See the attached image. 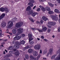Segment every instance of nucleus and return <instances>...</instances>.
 Segmentation results:
<instances>
[{
	"mask_svg": "<svg viewBox=\"0 0 60 60\" xmlns=\"http://www.w3.org/2000/svg\"><path fill=\"white\" fill-rule=\"evenodd\" d=\"M34 59H35V60H38L39 59L37 58L36 57H35L34 58Z\"/></svg>",
	"mask_w": 60,
	"mask_h": 60,
	"instance_id": "51",
	"label": "nucleus"
},
{
	"mask_svg": "<svg viewBox=\"0 0 60 60\" xmlns=\"http://www.w3.org/2000/svg\"><path fill=\"white\" fill-rule=\"evenodd\" d=\"M11 48V47H9V48H8V49L10 50V49H10Z\"/></svg>",
	"mask_w": 60,
	"mask_h": 60,
	"instance_id": "61",
	"label": "nucleus"
},
{
	"mask_svg": "<svg viewBox=\"0 0 60 60\" xmlns=\"http://www.w3.org/2000/svg\"><path fill=\"white\" fill-rule=\"evenodd\" d=\"M13 40H18V38H17V37H15L14 38Z\"/></svg>",
	"mask_w": 60,
	"mask_h": 60,
	"instance_id": "42",
	"label": "nucleus"
},
{
	"mask_svg": "<svg viewBox=\"0 0 60 60\" xmlns=\"http://www.w3.org/2000/svg\"><path fill=\"white\" fill-rule=\"evenodd\" d=\"M42 19H43L44 20V21H47V19L46 17L45 16H43L42 17Z\"/></svg>",
	"mask_w": 60,
	"mask_h": 60,
	"instance_id": "18",
	"label": "nucleus"
},
{
	"mask_svg": "<svg viewBox=\"0 0 60 60\" xmlns=\"http://www.w3.org/2000/svg\"><path fill=\"white\" fill-rule=\"evenodd\" d=\"M6 26V25H4L3 24H2V27H4Z\"/></svg>",
	"mask_w": 60,
	"mask_h": 60,
	"instance_id": "48",
	"label": "nucleus"
},
{
	"mask_svg": "<svg viewBox=\"0 0 60 60\" xmlns=\"http://www.w3.org/2000/svg\"><path fill=\"white\" fill-rule=\"evenodd\" d=\"M30 28L31 29V30H33V31H35V29L34 28L31 27Z\"/></svg>",
	"mask_w": 60,
	"mask_h": 60,
	"instance_id": "41",
	"label": "nucleus"
},
{
	"mask_svg": "<svg viewBox=\"0 0 60 60\" xmlns=\"http://www.w3.org/2000/svg\"><path fill=\"white\" fill-rule=\"evenodd\" d=\"M41 23V24H42V23L43 22V20H41L40 21Z\"/></svg>",
	"mask_w": 60,
	"mask_h": 60,
	"instance_id": "57",
	"label": "nucleus"
},
{
	"mask_svg": "<svg viewBox=\"0 0 60 60\" xmlns=\"http://www.w3.org/2000/svg\"><path fill=\"white\" fill-rule=\"evenodd\" d=\"M40 10H41V9H40V8H38L37 10V11H40Z\"/></svg>",
	"mask_w": 60,
	"mask_h": 60,
	"instance_id": "52",
	"label": "nucleus"
},
{
	"mask_svg": "<svg viewBox=\"0 0 60 60\" xmlns=\"http://www.w3.org/2000/svg\"><path fill=\"white\" fill-rule=\"evenodd\" d=\"M2 33H0V37L2 36Z\"/></svg>",
	"mask_w": 60,
	"mask_h": 60,
	"instance_id": "59",
	"label": "nucleus"
},
{
	"mask_svg": "<svg viewBox=\"0 0 60 60\" xmlns=\"http://www.w3.org/2000/svg\"><path fill=\"white\" fill-rule=\"evenodd\" d=\"M23 25V22H19L16 24L15 26L17 28H19V27H20Z\"/></svg>",
	"mask_w": 60,
	"mask_h": 60,
	"instance_id": "2",
	"label": "nucleus"
},
{
	"mask_svg": "<svg viewBox=\"0 0 60 60\" xmlns=\"http://www.w3.org/2000/svg\"><path fill=\"white\" fill-rule=\"evenodd\" d=\"M28 52L30 54H31L33 52V49H29L28 50Z\"/></svg>",
	"mask_w": 60,
	"mask_h": 60,
	"instance_id": "16",
	"label": "nucleus"
},
{
	"mask_svg": "<svg viewBox=\"0 0 60 60\" xmlns=\"http://www.w3.org/2000/svg\"><path fill=\"white\" fill-rule=\"evenodd\" d=\"M2 25H6V23L5 22H3L2 23Z\"/></svg>",
	"mask_w": 60,
	"mask_h": 60,
	"instance_id": "46",
	"label": "nucleus"
},
{
	"mask_svg": "<svg viewBox=\"0 0 60 60\" xmlns=\"http://www.w3.org/2000/svg\"><path fill=\"white\" fill-rule=\"evenodd\" d=\"M48 24L50 25H51V24H52V22H49L48 23Z\"/></svg>",
	"mask_w": 60,
	"mask_h": 60,
	"instance_id": "44",
	"label": "nucleus"
},
{
	"mask_svg": "<svg viewBox=\"0 0 60 60\" xmlns=\"http://www.w3.org/2000/svg\"><path fill=\"white\" fill-rule=\"evenodd\" d=\"M12 33L13 34H16L17 33V30L15 29H14L12 30Z\"/></svg>",
	"mask_w": 60,
	"mask_h": 60,
	"instance_id": "15",
	"label": "nucleus"
},
{
	"mask_svg": "<svg viewBox=\"0 0 60 60\" xmlns=\"http://www.w3.org/2000/svg\"><path fill=\"white\" fill-rule=\"evenodd\" d=\"M25 43V41L24 40H22L20 43H19L18 42H16V45H21V44H24Z\"/></svg>",
	"mask_w": 60,
	"mask_h": 60,
	"instance_id": "5",
	"label": "nucleus"
},
{
	"mask_svg": "<svg viewBox=\"0 0 60 60\" xmlns=\"http://www.w3.org/2000/svg\"><path fill=\"white\" fill-rule=\"evenodd\" d=\"M52 19L54 20H56L57 21L58 20V18L57 17H56V16H53L52 18Z\"/></svg>",
	"mask_w": 60,
	"mask_h": 60,
	"instance_id": "11",
	"label": "nucleus"
},
{
	"mask_svg": "<svg viewBox=\"0 0 60 60\" xmlns=\"http://www.w3.org/2000/svg\"><path fill=\"white\" fill-rule=\"evenodd\" d=\"M39 7L43 11H45V9L43 6L41 5H40L39 6Z\"/></svg>",
	"mask_w": 60,
	"mask_h": 60,
	"instance_id": "14",
	"label": "nucleus"
},
{
	"mask_svg": "<svg viewBox=\"0 0 60 60\" xmlns=\"http://www.w3.org/2000/svg\"><path fill=\"white\" fill-rule=\"evenodd\" d=\"M11 26L9 25H8L7 26V29H9V28H11Z\"/></svg>",
	"mask_w": 60,
	"mask_h": 60,
	"instance_id": "34",
	"label": "nucleus"
},
{
	"mask_svg": "<svg viewBox=\"0 0 60 60\" xmlns=\"http://www.w3.org/2000/svg\"><path fill=\"white\" fill-rule=\"evenodd\" d=\"M0 33H2V31L1 29V28H0Z\"/></svg>",
	"mask_w": 60,
	"mask_h": 60,
	"instance_id": "54",
	"label": "nucleus"
},
{
	"mask_svg": "<svg viewBox=\"0 0 60 60\" xmlns=\"http://www.w3.org/2000/svg\"><path fill=\"white\" fill-rule=\"evenodd\" d=\"M11 56V54H9L7 55H6L5 56H6L7 57H9Z\"/></svg>",
	"mask_w": 60,
	"mask_h": 60,
	"instance_id": "27",
	"label": "nucleus"
},
{
	"mask_svg": "<svg viewBox=\"0 0 60 60\" xmlns=\"http://www.w3.org/2000/svg\"><path fill=\"white\" fill-rule=\"evenodd\" d=\"M30 9H31V7L30 6H28L27 8L26 11H28L27 13L28 15H31V14H32V13H33V12H34L33 10H30Z\"/></svg>",
	"mask_w": 60,
	"mask_h": 60,
	"instance_id": "1",
	"label": "nucleus"
},
{
	"mask_svg": "<svg viewBox=\"0 0 60 60\" xmlns=\"http://www.w3.org/2000/svg\"><path fill=\"white\" fill-rule=\"evenodd\" d=\"M44 41H47V40L46 39H44L43 40Z\"/></svg>",
	"mask_w": 60,
	"mask_h": 60,
	"instance_id": "62",
	"label": "nucleus"
},
{
	"mask_svg": "<svg viewBox=\"0 0 60 60\" xmlns=\"http://www.w3.org/2000/svg\"><path fill=\"white\" fill-rule=\"evenodd\" d=\"M29 1L30 2L28 3V5H30V6L33 7L34 6V5L32 3H34V0H30Z\"/></svg>",
	"mask_w": 60,
	"mask_h": 60,
	"instance_id": "6",
	"label": "nucleus"
},
{
	"mask_svg": "<svg viewBox=\"0 0 60 60\" xmlns=\"http://www.w3.org/2000/svg\"><path fill=\"white\" fill-rule=\"evenodd\" d=\"M4 11H5L6 13H7L8 12H9V10L7 8H4Z\"/></svg>",
	"mask_w": 60,
	"mask_h": 60,
	"instance_id": "12",
	"label": "nucleus"
},
{
	"mask_svg": "<svg viewBox=\"0 0 60 60\" xmlns=\"http://www.w3.org/2000/svg\"><path fill=\"white\" fill-rule=\"evenodd\" d=\"M48 4L50 6H51V7H53V6H54V5L52 4L51 3L49 2L48 3Z\"/></svg>",
	"mask_w": 60,
	"mask_h": 60,
	"instance_id": "24",
	"label": "nucleus"
},
{
	"mask_svg": "<svg viewBox=\"0 0 60 60\" xmlns=\"http://www.w3.org/2000/svg\"><path fill=\"white\" fill-rule=\"evenodd\" d=\"M38 14V13L36 12H34L33 13L31 14V15L32 16H33V17H34L36 15H37Z\"/></svg>",
	"mask_w": 60,
	"mask_h": 60,
	"instance_id": "13",
	"label": "nucleus"
},
{
	"mask_svg": "<svg viewBox=\"0 0 60 60\" xmlns=\"http://www.w3.org/2000/svg\"><path fill=\"white\" fill-rule=\"evenodd\" d=\"M53 49H49V52L50 53H52L53 52Z\"/></svg>",
	"mask_w": 60,
	"mask_h": 60,
	"instance_id": "26",
	"label": "nucleus"
},
{
	"mask_svg": "<svg viewBox=\"0 0 60 60\" xmlns=\"http://www.w3.org/2000/svg\"><path fill=\"white\" fill-rule=\"evenodd\" d=\"M21 36V37H22V38H23V37H24L25 36V34H22V35Z\"/></svg>",
	"mask_w": 60,
	"mask_h": 60,
	"instance_id": "39",
	"label": "nucleus"
},
{
	"mask_svg": "<svg viewBox=\"0 0 60 60\" xmlns=\"http://www.w3.org/2000/svg\"><path fill=\"white\" fill-rule=\"evenodd\" d=\"M56 23L55 22H52L51 25L52 26H55L56 25Z\"/></svg>",
	"mask_w": 60,
	"mask_h": 60,
	"instance_id": "30",
	"label": "nucleus"
},
{
	"mask_svg": "<svg viewBox=\"0 0 60 60\" xmlns=\"http://www.w3.org/2000/svg\"><path fill=\"white\" fill-rule=\"evenodd\" d=\"M12 20H13V22H14L15 21V18H14L13 19H12Z\"/></svg>",
	"mask_w": 60,
	"mask_h": 60,
	"instance_id": "53",
	"label": "nucleus"
},
{
	"mask_svg": "<svg viewBox=\"0 0 60 60\" xmlns=\"http://www.w3.org/2000/svg\"><path fill=\"white\" fill-rule=\"evenodd\" d=\"M5 60H10V59L8 58V59H6Z\"/></svg>",
	"mask_w": 60,
	"mask_h": 60,
	"instance_id": "63",
	"label": "nucleus"
},
{
	"mask_svg": "<svg viewBox=\"0 0 60 60\" xmlns=\"http://www.w3.org/2000/svg\"><path fill=\"white\" fill-rule=\"evenodd\" d=\"M28 37L29 38V42H30L31 41L33 40L34 39V38H32V35L31 34H29Z\"/></svg>",
	"mask_w": 60,
	"mask_h": 60,
	"instance_id": "7",
	"label": "nucleus"
},
{
	"mask_svg": "<svg viewBox=\"0 0 60 60\" xmlns=\"http://www.w3.org/2000/svg\"><path fill=\"white\" fill-rule=\"evenodd\" d=\"M51 30H50V29H48V33H49V32H50V31Z\"/></svg>",
	"mask_w": 60,
	"mask_h": 60,
	"instance_id": "50",
	"label": "nucleus"
},
{
	"mask_svg": "<svg viewBox=\"0 0 60 60\" xmlns=\"http://www.w3.org/2000/svg\"><path fill=\"white\" fill-rule=\"evenodd\" d=\"M49 14H53L54 13L52 11H49L48 12Z\"/></svg>",
	"mask_w": 60,
	"mask_h": 60,
	"instance_id": "28",
	"label": "nucleus"
},
{
	"mask_svg": "<svg viewBox=\"0 0 60 60\" xmlns=\"http://www.w3.org/2000/svg\"><path fill=\"white\" fill-rule=\"evenodd\" d=\"M25 57L26 59H29V56L27 54L25 55Z\"/></svg>",
	"mask_w": 60,
	"mask_h": 60,
	"instance_id": "22",
	"label": "nucleus"
},
{
	"mask_svg": "<svg viewBox=\"0 0 60 60\" xmlns=\"http://www.w3.org/2000/svg\"><path fill=\"white\" fill-rule=\"evenodd\" d=\"M40 54L42 53V51L41 50V49L40 50Z\"/></svg>",
	"mask_w": 60,
	"mask_h": 60,
	"instance_id": "55",
	"label": "nucleus"
},
{
	"mask_svg": "<svg viewBox=\"0 0 60 60\" xmlns=\"http://www.w3.org/2000/svg\"><path fill=\"white\" fill-rule=\"evenodd\" d=\"M5 14L4 13H3L0 16V20L1 19H2L3 18H4V17H5Z\"/></svg>",
	"mask_w": 60,
	"mask_h": 60,
	"instance_id": "10",
	"label": "nucleus"
},
{
	"mask_svg": "<svg viewBox=\"0 0 60 60\" xmlns=\"http://www.w3.org/2000/svg\"><path fill=\"white\" fill-rule=\"evenodd\" d=\"M41 56V54H38V56H37V58L39 59L40 58V57Z\"/></svg>",
	"mask_w": 60,
	"mask_h": 60,
	"instance_id": "35",
	"label": "nucleus"
},
{
	"mask_svg": "<svg viewBox=\"0 0 60 60\" xmlns=\"http://www.w3.org/2000/svg\"><path fill=\"white\" fill-rule=\"evenodd\" d=\"M57 1L58 2V3L60 4V0H57Z\"/></svg>",
	"mask_w": 60,
	"mask_h": 60,
	"instance_id": "56",
	"label": "nucleus"
},
{
	"mask_svg": "<svg viewBox=\"0 0 60 60\" xmlns=\"http://www.w3.org/2000/svg\"><path fill=\"white\" fill-rule=\"evenodd\" d=\"M57 53H58L59 54H60V49L58 50L57 51Z\"/></svg>",
	"mask_w": 60,
	"mask_h": 60,
	"instance_id": "40",
	"label": "nucleus"
},
{
	"mask_svg": "<svg viewBox=\"0 0 60 60\" xmlns=\"http://www.w3.org/2000/svg\"><path fill=\"white\" fill-rule=\"evenodd\" d=\"M34 48L35 49H36V50L40 49L41 48V45L37 44L34 46Z\"/></svg>",
	"mask_w": 60,
	"mask_h": 60,
	"instance_id": "3",
	"label": "nucleus"
},
{
	"mask_svg": "<svg viewBox=\"0 0 60 60\" xmlns=\"http://www.w3.org/2000/svg\"><path fill=\"white\" fill-rule=\"evenodd\" d=\"M34 43V41H32L30 43V44L31 45H32V44H33Z\"/></svg>",
	"mask_w": 60,
	"mask_h": 60,
	"instance_id": "36",
	"label": "nucleus"
},
{
	"mask_svg": "<svg viewBox=\"0 0 60 60\" xmlns=\"http://www.w3.org/2000/svg\"><path fill=\"white\" fill-rule=\"evenodd\" d=\"M15 54L16 56H18L19 55V51H17L16 52H15Z\"/></svg>",
	"mask_w": 60,
	"mask_h": 60,
	"instance_id": "17",
	"label": "nucleus"
},
{
	"mask_svg": "<svg viewBox=\"0 0 60 60\" xmlns=\"http://www.w3.org/2000/svg\"><path fill=\"white\" fill-rule=\"evenodd\" d=\"M58 31L60 32V27H59L58 29Z\"/></svg>",
	"mask_w": 60,
	"mask_h": 60,
	"instance_id": "47",
	"label": "nucleus"
},
{
	"mask_svg": "<svg viewBox=\"0 0 60 60\" xmlns=\"http://www.w3.org/2000/svg\"><path fill=\"white\" fill-rule=\"evenodd\" d=\"M30 58L31 59H34V57L32 55H30Z\"/></svg>",
	"mask_w": 60,
	"mask_h": 60,
	"instance_id": "25",
	"label": "nucleus"
},
{
	"mask_svg": "<svg viewBox=\"0 0 60 60\" xmlns=\"http://www.w3.org/2000/svg\"><path fill=\"white\" fill-rule=\"evenodd\" d=\"M37 40H38V41H40V38H37Z\"/></svg>",
	"mask_w": 60,
	"mask_h": 60,
	"instance_id": "60",
	"label": "nucleus"
},
{
	"mask_svg": "<svg viewBox=\"0 0 60 60\" xmlns=\"http://www.w3.org/2000/svg\"><path fill=\"white\" fill-rule=\"evenodd\" d=\"M56 56V55H55L52 56V57H51V59H55Z\"/></svg>",
	"mask_w": 60,
	"mask_h": 60,
	"instance_id": "23",
	"label": "nucleus"
},
{
	"mask_svg": "<svg viewBox=\"0 0 60 60\" xmlns=\"http://www.w3.org/2000/svg\"><path fill=\"white\" fill-rule=\"evenodd\" d=\"M0 11L4 12V8L3 7L1 8H0Z\"/></svg>",
	"mask_w": 60,
	"mask_h": 60,
	"instance_id": "20",
	"label": "nucleus"
},
{
	"mask_svg": "<svg viewBox=\"0 0 60 60\" xmlns=\"http://www.w3.org/2000/svg\"><path fill=\"white\" fill-rule=\"evenodd\" d=\"M37 30H38V31L39 32H43V31L42 30H40L38 29H37Z\"/></svg>",
	"mask_w": 60,
	"mask_h": 60,
	"instance_id": "37",
	"label": "nucleus"
},
{
	"mask_svg": "<svg viewBox=\"0 0 60 60\" xmlns=\"http://www.w3.org/2000/svg\"><path fill=\"white\" fill-rule=\"evenodd\" d=\"M45 9L47 11H49L50 10V8H49V7L47 6L45 8Z\"/></svg>",
	"mask_w": 60,
	"mask_h": 60,
	"instance_id": "21",
	"label": "nucleus"
},
{
	"mask_svg": "<svg viewBox=\"0 0 60 60\" xmlns=\"http://www.w3.org/2000/svg\"><path fill=\"white\" fill-rule=\"evenodd\" d=\"M33 54L34 56H37L38 55V53L36 51H34L33 52Z\"/></svg>",
	"mask_w": 60,
	"mask_h": 60,
	"instance_id": "8",
	"label": "nucleus"
},
{
	"mask_svg": "<svg viewBox=\"0 0 60 60\" xmlns=\"http://www.w3.org/2000/svg\"><path fill=\"white\" fill-rule=\"evenodd\" d=\"M37 23V24H39L40 23V22H39V21H37L36 22Z\"/></svg>",
	"mask_w": 60,
	"mask_h": 60,
	"instance_id": "58",
	"label": "nucleus"
},
{
	"mask_svg": "<svg viewBox=\"0 0 60 60\" xmlns=\"http://www.w3.org/2000/svg\"><path fill=\"white\" fill-rule=\"evenodd\" d=\"M54 12H56V13H60V12L59 10L57 9H55L54 10Z\"/></svg>",
	"mask_w": 60,
	"mask_h": 60,
	"instance_id": "19",
	"label": "nucleus"
},
{
	"mask_svg": "<svg viewBox=\"0 0 60 60\" xmlns=\"http://www.w3.org/2000/svg\"><path fill=\"white\" fill-rule=\"evenodd\" d=\"M51 25H47V26L48 27H49V28H51Z\"/></svg>",
	"mask_w": 60,
	"mask_h": 60,
	"instance_id": "45",
	"label": "nucleus"
},
{
	"mask_svg": "<svg viewBox=\"0 0 60 60\" xmlns=\"http://www.w3.org/2000/svg\"><path fill=\"white\" fill-rule=\"evenodd\" d=\"M10 23L9 25L11 26V27H12L13 26V22L11 21H9L8 22V24H10Z\"/></svg>",
	"mask_w": 60,
	"mask_h": 60,
	"instance_id": "9",
	"label": "nucleus"
},
{
	"mask_svg": "<svg viewBox=\"0 0 60 60\" xmlns=\"http://www.w3.org/2000/svg\"><path fill=\"white\" fill-rule=\"evenodd\" d=\"M16 42H15V43L16 45H16V49H19V45H17V44H16Z\"/></svg>",
	"mask_w": 60,
	"mask_h": 60,
	"instance_id": "29",
	"label": "nucleus"
},
{
	"mask_svg": "<svg viewBox=\"0 0 60 60\" xmlns=\"http://www.w3.org/2000/svg\"><path fill=\"white\" fill-rule=\"evenodd\" d=\"M3 54H5V52L4 51L3 52Z\"/></svg>",
	"mask_w": 60,
	"mask_h": 60,
	"instance_id": "64",
	"label": "nucleus"
},
{
	"mask_svg": "<svg viewBox=\"0 0 60 60\" xmlns=\"http://www.w3.org/2000/svg\"><path fill=\"white\" fill-rule=\"evenodd\" d=\"M21 35L17 37V39L18 40H19V39H21Z\"/></svg>",
	"mask_w": 60,
	"mask_h": 60,
	"instance_id": "32",
	"label": "nucleus"
},
{
	"mask_svg": "<svg viewBox=\"0 0 60 60\" xmlns=\"http://www.w3.org/2000/svg\"><path fill=\"white\" fill-rule=\"evenodd\" d=\"M28 46H26L23 49L24 50H26V49H28Z\"/></svg>",
	"mask_w": 60,
	"mask_h": 60,
	"instance_id": "31",
	"label": "nucleus"
},
{
	"mask_svg": "<svg viewBox=\"0 0 60 60\" xmlns=\"http://www.w3.org/2000/svg\"><path fill=\"white\" fill-rule=\"evenodd\" d=\"M41 39H43L44 38V36H41Z\"/></svg>",
	"mask_w": 60,
	"mask_h": 60,
	"instance_id": "49",
	"label": "nucleus"
},
{
	"mask_svg": "<svg viewBox=\"0 0 60 60\" xmlns=\"http://www.w3.org/2000/svg\"><path fill=\"white\" fill-rule=\"evenodd\" d=\"M29 19L31 21H32V22H34V20H33V19Z\"/></svg>",
	"mask_w": 60,
	"mask_h": 60,
	"instance_id": "43",
	"label": "nucleus"
},
{
	"mask_svg": "<svg viewBox=\"0 0 60 60\" xmlns=\"http://www.w3.org/2000/svg\"><path fill=\"white\" fill-rule=\"evenodd\" d=\"M47 29V28L46 27H45L44 28H43L42 29V30L44 31H45Z\"/></svg>",
	"mask_w": 60,
	"mask_h": 60,
	"instance_id": "33",
	"label": "nucleus"
},
{
	"mask_svg": "<svg viewBox=\"0 0 60 60\" xmlns=\"http://www.w3.org/2000/svg\"><path fill=\"white\" fill-rule=\"evenodd\" d=\"M47 51L46 50H45L44 51V52H43V54L44 55V54H45L46 53H47Z\"/></svg>",
	"mask_w": 60,
	"mask_h": 60,
	"instance_id": "38",
	"label": "nucleus"
},
{
	"mask_svg": "<svg viewBox=\"0 0 60 60\" xmlns=\"http://www.w3.org/2000/svg\"><path fill=\"white\" fill-rule=\"evenodd\" d=\"M17 31H18V35H19V34L23 32V30L22 28H19L17 30Z\"/></svg>",
	"mask_w": 60,
	"mask_h": 60,
	"instance_id": "4",
	"label": "nucleus"
}]
</instances>
